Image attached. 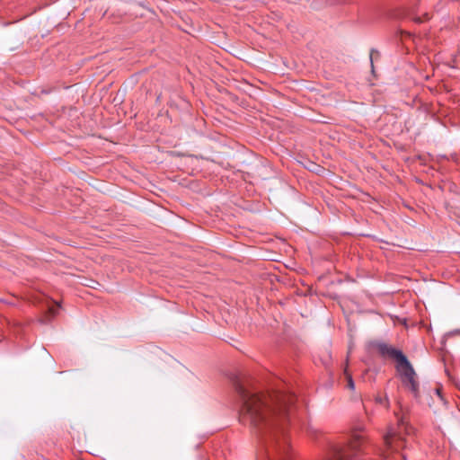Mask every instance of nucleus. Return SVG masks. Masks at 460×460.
Instances as JSON below:
<instances>
[{
    "label": "nucleus",
    "mask_w": 460,
    "mask_h": 460,
    "mask_svg": "<svg viewBox=\"0 0 460 460\" xmlns=\"http://www.w3.org/2000/svg\"><path fill=\"white\" fill-rule=\"evenodd\" d=\"M242 406L239 420L260 431L279 428L281 430L288 420V408L295 402V395L285 392L273 394H254L240 382L234 385Z\"/></svg>",
    "instance_id": "obj_1"
},
{
    "label": "nucleus",
    "mask_w": 460,
    "mask_h": 460,
    "mask_svg": "<svg viewBox=\"0 0 460 460\" xmlns=\"http://www.w3.org/2000/svg\"><path fill=\"white\" fill-rule=\"evenodd\" d=\"M378 351L383 357H387L395 360L396 370L402 379L404 386H406L415 397L418 396L419 385L416 380L415 371L402 350L397 349L388 344H378Z\"/></svg>",
    "instance_id": "obj_2"
},
{
    "label": "nucleus",
    "mask_w": 460,
    "mask_h": 460,
    "mask_svg": "<svg viewBox=\"0 0 460 460\" xmlns=\"http://www.w3.org/2000/svg\"><path fill=\"white\" fill-rule=\"evenodd\" d=\"M402 431L406 435H410L412 432V428L409 425L405 416L401 417L398 420L397 430L390 429L386 434L384 435V445L385 451L383 453L384 460H393L389 456L390 453H395L396 456L403 460L408 458V455L404 452H399L401 449L406 447V439L402 438Z\"/></svg>",
    "instance_id": "obj_3"
},
{
    "label": "nucleus",
    "mask_w": 460,
    "mask_h": 460,
    "mask_svg": "<svg viewBox=\"0 0 460 460\" xmlns=\"http://www.w3.org/2000/svg\"><path fill=\"white\" fill-rule=\"evenodd\" d=\"M363 430L353 431L349 443L346 446H332L325 460H357L365 444Z\"/></svg>",
    "instance_id": "obj_4"
},
{
    "label": "nucleus",
    "mask_w": 460,
    "mask_h": 460,
    "mask_svg": "<svg viewBox=\"0 0 460 460\" xmlns=\"http://www.w3.org/2000/svg\"><path fill=\"white\" fill-rule=\"evenodd\" d=\"M279 448L278 449L279 450V452H278L279 458L278 459H273L269 456H261L259 460H284L283 456L288 451V442L286 441V439L283 440V443L281 445L279 444Z\"/></svg>",
    "instance_id": "obj_5"
},
{
    "label": "nucleus",
    "mask_w": 460,
    "mask_h": 460,
    "mask_svg": "<svg viewBox=\"0 0 460 460\" xmlns=\"http://www.w3.org/2000/svg\"><path fill=\"white\" fill-rule=\"evenodd\" d=\"M58 307L59 305H58L57 306L53 305L49 308L48 314L46 315L47 321H50L58 314Z\"/></svg>",
    "instance_id": "obj_6"
},
{
    "label": "nucleus",
    "mask_w": 460,
    "mask_h": 460,
    "mask_svg": "<svg viewBox=\"0 0 460 460\" xmlns=\"http://www.w3.org/2000/svg\"><path fill=\"white\" fill-rule=\"evenodd\" d=\"M380 57V53L376 50L372 49L370 53V62L372 66V72L374 73V60Z\"/></svg>",
    "instance_id": "obj_7"
},
{
    "label": "nucleus",
    "mask_w": 460,
    "mask_h": 460,
    "mask_svg": "<svg viewBox=\"0 0 460 460\" xmlns=\"http://www.w3.org/2000/svg\"><path fill=\"white\" fill-rule=\"evenodd\" d=\"M345 375L347 376V386L350 389V390H354L355 388V385H354V381L352 379V376L347 373V370H345Z\"/></svg>",
    "instance_id": "obj_8"
},
{
    "label": "nucleus",
    "mask_w": 460,
    "mask_h": 460,
    "mask_svg": "<svg viewBox=\"0 0 460 460\" xmlns=\"http://www.w3.org/2000/svg\"><path fill=\"white\" fill-rule=\"evenodd\" d=\"M434 392L438 394V396L442 400V397H441V394H440V389L439 388H435L434 389Z\"/></svg>",
    "instance_id": "obj_9"
},
{
    "label": "nucleus",
    "mask_w": 460,
    "mask_h": 460,
    "mask_svg": "<svg viewBox=\"0 0 460 460\" xmlns=\"http://www.w3.org/2000/svg\"><path fill=\"white\" fill-rule=\"evenodd\" d=\"M414 21H415L416 22H423V20H422L420 17H416V18H414Z\"/></svg>",
    "instance_id": "obj_10"
},
{
    "label": "nucleus",
    "mask_w": 460,
    "mask_h": 460,
    "mask_svg": "<svg viewBox=\"0 0 460 460\" xmlns=\"http://www.w3.org/2000/svg\"><path fill=\"white\" fill-rule=\"evenodd\" d=\"M429 16L428 13L425 14V20H429Z\"/></svg>",
    "instance_id": "obj_11"
},
{
    "label": "nucleus",
    "mask_w": 460,
    "mask_h": 460,
    "mask_svg": "<svg viewBox=\"0 0 460 460\" xmlns=\"http://www.w3.org/2000/svg\"><path fill=\"white\" fill-rule=\"evenodd\" d=\"M456 333H460V331H456Z\"/></svg>",
    "instance_id": "obj_12"
}]
</instances>
